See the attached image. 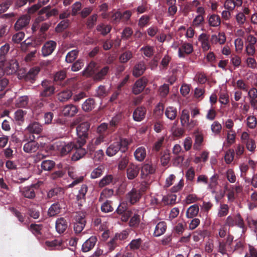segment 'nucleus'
Returning a JSON list of instances; mask_svg holds the SVG:
<instances>
[{
    "instance_id": "f257e3e1",
    "label": "nucleus",
    "mask_w": 257,
    "mask_h": 257,
    "mask_svg": "<svg viewBox=\"0 0 257 257\" xmlns=\"http://www.w3.org/2000/svg\"><path fill=\"white\" fill-rule=\"evenodd\" d=\"M41 89L40 92V97L43 100L44 98L52 96L55 91V87L53 82L49 80L45 79L41 82Z\"/></svg>"
},
{
    "instance_id": "f03ea898",
    "label": "nucleus",
    "mask_w": 257,
    "mask_h": 257,
    "mask_svg": "<svg viewBox=\"0 0 257 257\" xmlns=\"http://www.w3.org/2000/svg\"><path fill=\"white\" fill-rule=\"evenodd\" d=\"M180 122L182 126L190 131L196 126L198 122L196 119H192L190 118V114L188 110L183 109L180 115Z\"/></svg>"
},
{
    "instance_id": "7ed1b4c3",
    "label": "nucleus",
    "mask_w": 257,
    "mask_h": 257,
    "mask_svg": "<svg viewBox=\"0 0 257 257\" xmlns=\"http://www.w3.org/2000/svg\"><path fill=\"white\" fill-rule=\"evenodd\" d=\"M90 124L87 121L80 123L76 127V133L78 137L77 141H80L81 144H85L86 140L88 136Z\"/></svg>"
},
{
    "instance_id": "20e7f679",
    "label": "nucleus",
    "mask_w": 257,
    "mask_h": 257,
    "mask_svg": "<svg viewBox=\"0 0 257 257\" xmlns=\"http://www.w3.org/2000/svg\"><path fill=\"white\" fill-rule=\"evenodd\" d=\"M224 225L229 227L237 226L240 228H243L244 221L240 214H232L227 217Z\"/></svg>"
},
{
    "instance_id": "39448f33",
    "label": "nucleus",
    "mask_w": 257,
    "mask_h": 257,
    "mask_svg": "<svg viewBox=\"0 0 257 257\" xmlns=\"http://www.w3.org/2000/svg\"><path fill=\"white\" fill-rule=\"evenodd\" d=\"M196 12L197 15L193 19L191 26L194 28H200L205 22V9L203 7H198Z\"/></svg>"
},
{
    "instance_id": "423d86ee",
    "label": "nucleus",
    "mask_w": 257,
    "mask_h": 257,
    "mask_svg": "<svg viewBox=\"0 0 257 257\" xmlns=\"http://www.w3.org/2000/svg\"><path fill=\"white\" fill-rule=\"evenodd\" d=\"M25 138L27 140H29V141L24 145V151L27 153L35 152L38 149L39 145L38 143L35 141V136L30 135L29 136H28V135L26 134Z\"/></svg>"
},
{
    "instance_id": "0eeeda50",
    "label": "nucleus",
    "mask_w": 257,
    "mask_h": 257,
    "mask_svg": "<svg viewBox=\"0 0 257 257\" xmlns=\"http://www.w3.org/2000/svg\"><path fill=\"white\" fill-rule=\"evenodd\" d=\"M59 13L58 10L57 9H53L51 10L50 6L43 8L39 12V16L38 18V20L39 21H44L52 16H56Z\"/></svg>"
},
{
    "instance_id": "6e6552de",
    "label": "nucleus",
    "mask_w": 257,
    "mask_h": 257,
    "mask_svg": "<svg viewBox=\"0 0 257 257\" xmlns=\"http://www.w3.org/2000/svg\"><path fill=\"white\" fill-rule=\"evenodd\" d=\"M250 13V10L248 7L243 6L241 11L237 12L235 15V19L237 25L239 27H242L247 21L245 15H248Z\"/></svg>"
},
{
    "instance_id": "1a4fd4ad",
    "label": "nucleus",
    "mask_w": 257,
    "mask_h": 257,
    "mask_svg": "<svg viewBox=\"0 0 257 257\" xmlns=\"http://www.w3.org/2000/svg\"><path fill=\"white\" fill-rule=\"evenodd\" d=\"M43 131L42 125L36 121H31L25 129L26 134L28 136L34 135V134L39 135Z\"/></svg>"
},
{
    "instance_id": "9d476101",
    "label": "nucleus",
    "mask_w": 257,
    "mask_h": 257,
    "mask_svg": "<svg viewBox=\"0 0 257 257\" xmlns=\"http://www.w3.org/2000/svg\"><path fill=\"white\" fill-rule=\"evenodd\" d=\"M84 145L85 144H81L80 141H76L73 149L75 152L72 156V160L73 161H76L80 160L86 154V150L83 148Z\"/></svg>"
},
{
    "instance_id": "9b49d317",
    "label": "nucleus",
    "mask_w": 257,
    "mask_h": 257,
    "mask_svg": "<svg viewBox=\"0 0 257 257\" xmlns=\"http://www.w3.org/2000/svg\"><path fill=\"white\" fill-rule=\"evenodd\" d=\"M66 204L62 200L53 203L48 209V214L49 216H54L60 213L61 210L65 209Z\"/></svg>"
},
{
    "instance_id": "f8f14e48",
    "label": "nucleus",
    "mask_w": 257,
    "mask_h": 257,
    "mask_svg": "<svg viewBox=\"0 0 257 257\" xmlns=\"http://www.w3.org/2000/svg\"><path fill=\"white\" fill-rule=\"evenodd\" d=\"M57 43L55 41L50 40L47 41L41 49L42 54L44 57L50 55L56 49Z\"/></svg>"
},
{
    "instance_id": "ddd939ff",
    "label": "nucleus",
    "mask_w": 257,
    "mask_h": 257,
    "mask_svg": "<svg viewBox=\"0 0 257 257\" xmlns=\"http://www.w3.org/2000/svg\"><path fill=\"white\" fill-rule=\"evenodd\" d=\"M193 51V46L191 43L182 42L178 50V56L185 57L186 55L190 54Z\"/></svg>"
},
{
    "instance_id": "4468645a",
    "label": "nucleus",
    "mask_w": 257,
    "mask_h": 257,
    "mask_svg": "<svg viewBox=\"0 0 257 257\" xmlns=\"http://www.w3.org/2000/svg\"><path fill=\"white\" fill-rule=\"evenodd\" d=\"M30 19V17L27 15L21 17L15 24V29L16 31H19L25 28L29 24Z\"/></svg>"
},
{
    "instance_id": "2eb2a0df",
    "label": "nucleus",
    "mask_w": 257,
    "mask_h": 257,
    "mask_svg": "<svg viewBox=\"0 0 257 257\" xmlns=\"http://www.w3.org/2000/svg\"><path fill=\"white\" fill-rule=\"evenodd\" d=\"M37 184H32L30 186H27L23 188L21 190V192L25 197L32 199L35 197L36 194L34 189L37 188Z\"/></svg>"
},
{
    "instance_id": "dca6fc26",
    "label": "nucleus",
    "mask_w": 257,
    "mask_h": 257,
    "mask_svg": "<svg viewBox=\"0 0 257 257\" xmlns=\"http://www.w3.org/2000/svg\"><path fill=\"white\" fill-rule=\"evenodd\" d=\"M97 70L98 66L97 64L93 61H91L82 71V75L87 77L94 76Z\"/></svg>"
},
{
    "instance_id": "f3484780",
    "label": "nucleus",
    "mask_w": 257,
    "mask_h": 257,
    "mask_svg": "<svg viewBox=\"0 0 257 257\" xmlns=\"http://www.w3.org/2000/svg\"><path fill=\"white\" fill-rule=\"evenodd\" d=\"M209 35L206 33H202L198 37V41L201 44V47L204 51H207L210 49L209 42Z\"/></svg>"
},
{
    "instance_id": "a211bd4d",
    "label": "nucleus",
    "mask_w": 257,
    "mask_h": 257,
    "mask_svg": "<svg viewBox=\"0 0 257 257\" xmlns=\"http://www.w3.org/2000/svg\"><path fill=\"white\" fill-rule=\"evenodd\" d=\"M78 111L77 106L71 104L66 105L64 107L62 113L64 116L72 117L78 112Z\"/></svg>"
},
{
    "instance_id": "6ab92c4d",
    "label": "nucleus",
    "mask_w": 257,
    "mask_h": 257,
    "mask_svg": "<svg viewBox=\"0 0 257 257\" xmlns=\"http://www.w3.org/2000/svg\"><path fill=\"white\" fill-rule=\"evenodd\" d=\"M147 83V79L142 78L138 80L134 84L133 87V92L135 94L140 93L145 88Z\"/></svg>"
},
{
    "instance_id": "aec40b11",
    "label": "nucleus",
    "mask_w": 257,
    "mask_h": 257,
    "mask_svg": "<svg viewBox=\"0 0 257 257\" xmlns=\"http://www.w3.org/2000/svg\"><path fill=\"white\" fill-rule=\"evenodd\" d=\"M5 73L7 75H11L17 72L19 68L18 63L16 61L12 60L10 63L3 66Z\"/></svg>"
},
{
    "instance_id": "412c9836",
    "label": "nucleus",
    "mask_w": 257,
    "mask_h": 257,
    "mask_svg": "<svg viewBox=\"0 0 257 257\" xmlns=\"http://www.w3.org/2000/svg\"><path fill=\"white\" fill-rule=\"evenodd\" d=\"M68 227V222L63 217L58 218L55 223L56 231L59 233H64Z\"/></svg>"
},
{
    "instance_id": "4be33fe9",
    "label": "nucleus",
    "mask_w": 257,
    "mask_h": 257,
    "mask_svg": "<svg viewBox=\"0 0 257 257\" xmlns=\"http://www.w3.org/2000/svg\"><path fill=\"white\" fill-rule=\"evenodd\" d=\"M97 241L96 236H92L86 240L82 244V251L86 252L92 249Z\"/></svg>"
},
{
    "instance_id": "5701e85b",
    "label": "nucleus",
    "mask_w": 257,
    "mask_h": 257,
    "mask_svg": "<svg viewBox=\"0 0 257 257\" xmlns=\"http://www.w3.org/2000/svg\"><path fill=\"white\" fill-rule=\"evenodd\" d=\"M141 197L140 190L133 189L127 194V198L131 204H134L138 202Z\"/></svg>"
},
{
    "instance_id": "b1692460",
    "label": "nucleus",
    "mask_w": 257,
    "mask_h": 257,
    "mask_svg": "<svg viewBox=\"0 0 257 257\" xmlns=\"http://www.w3.org/2000/svg\"><path fill=\"white\" fill-rule=\"evenodd\" d=\"M146 109L145 107H137L134 111L133 118L135 121H141L145 117Z\"/></svg>"
},
{
    "instance_id": "393cba45",
    "label": "nucleus",
    "mask_w": 257,
    "mask_h": 257,
    "mask_svg": "<svg viewBox=\"0 0 257 257\" xmlns=\"http://www.w3.org/2000/svg\"><path fill=\"white\" fill-rule=\"evenodd\" d=\"M208 25L211 27H218L221 24V18L216 14H210L207 16Z\"/></svg>"
},
{
    "instance_id": "a878e982",
    "label": "nucleus",
    "mask_w": 257,
    "mask_h": 257,
    "mask_svg": "<svg viewBox=\"0 0 257 257\" xmlns=\"http://www.w3.org/2000/svg\"><path fill=\"white\" fill-rule=\"evenodd\" d=\"M146 69L145 62H139L135 65L133 70V75L136 77H138L144 73Z\"/></svg>"
},
{
    "instance_id": "bb28decb",
    "label": "nucleus",
    "mask_w": 257,
    "mask_h": 257,
    "mask_svg": "<svg viewBox=\"0 0 257 257\" xmlns=\"http://www.w3.org/2000/svg\"><path fill=\"white\" fill-rule=\"evenodd\" d=\"M76 141L68 142L60 146L59 149L60 154L62 156H64L69 153L71 151H73L74 147Z\"/></svg>"
},
{
    "instance_id": "cd10ccee",
    "label": "nucleus",
    "mask_w": 257,
    "mask_h": 257,
    "mask_svg": "<svg viewBox=\"0 0 257 257\" xmlns=\"http://www.w3.org/2000/svg\"><path fill=\"white\" fill-rule=\"evenodd\" d=\"M88 191L87 186L83 184L79 191V193L77 195V200L79 206H82L83 203L85 202V195Z\"/></svg>"
},
{
    "instance_id": "c85d7f7f",
    "label": "nucleus",
    "mask_w": 257,
    "mask_h": 257,
    "mask_svg": "<svg viewBox=\"0 0 257 257\" xmlns=\"http://www.w3.org/2000/svg\"><path fill=\"white\" fill-rule=\"evenodd\" d=\"M139 167L133 164H130L127 169V177L128 179L132 180L136 178L139 172Z\"/></svg>"
},
{
    "instance_id": "c756f323",
    "label": "nucleus",
    "mask_w": 257,
    "mask_h": 257,
    "mask_svg": "<svg viewBox=\"0 0 257 257\" xmlns=\"http://www.w3.org/2000/svg\"><path fill=\"white\" fill-rule=\"evenodd\" d=\"M72 96V91L70 89H66L58 93L57 97L60 102H63L68 101Z\"/></svg>"
},
{
    "instance_id": "7c9ffc66",
    "label": "nucleus",
    "mask_w": 257,
    "mask_h": 257,
    "mask_svg": "<svg viewBox=\"0 0 257 257\" xmlns=\"http://www.w3.org/2000/svg\"><path fill=\"white\" fill-rule=\"evenodd\" d=\"M128 143L126 139H119V141L115 143V146H113V152H117L120 150L121 152H125Z\"/></svg>"
},
{
    "instance_id": "2f4dec72",
    "label": "nucleus",
    "mask_w": 257,
    "mask_h": 257,
    "mask_svg": "<svg viewBox=\"0 0 257 257\" xmlns=\"http://www.w3.org/2000/svg\"><path fill=\"white\" fill-rule=\"evenodd\" d=\"M95 102L93 98H89L82 104V109L85 112H89L95 108Z\"/></svg>"
},
{
    "instance_id": "473e14b6",
    "label": "nucleus",
    "mask_w": 257,
    "mask_h": 257,
    "mask_svg": "<svg viewBox=\"0 0 257 257\" xmlns=\"http://www.w3.org/2000/svg\"><path fill=\"white\" fill-rule=\"evenodd\" d=\"M167 229V225L165 222L161 221L157 224L154 232V235L156 237L163 234Z\"/></svg>"
},
{
    "instance_id": "72a5a7b5",
    "label": "nucleus",
    "mask_w": 257,
    "mask_h": 257,
    "mask_svg": "<svg viewBox=\"0 0 257 257\" xmlns=\"http://www.w3.org/2000/svg\"><path fill=\"white\" fill-rule=\"evenodd\" d=\"M147 155L146 150L144 147H139L134 152L136 160L139 162L143 161Z\"/></svg>"
},
{
    "instance_id": "f704fd0d",
    "label": "nucleus",
    "mask_w": 257,
    "mask_h": 257,
    "mask_svg": "<svg viewBox=\"0 0 257 257\" xmlns=\"http://www.w3.org/2000/svg\"><path fill=\"white\" fill-rule=\"evenodd\" d=\"M226 41V36L224 33H219L218 35H212L211 37L212 44H223Z\"/></svg>"
},
{
    "instance_id": "c9c22d12",
    "label": "nucleus",
    "mask_w": 257,
    "mask_h": 257,
    "mask_svg": "<svg viewBox=\"0 0 257 257\" xmlns=\"http://www.w3.org/2000/svg\"><path fill=\"white\" fill-rule=\"evenodd\" d=\"M199 211V206L197 204H193L187 209L186 216L188 218H193L197 215Z\"/></svg>"
},
{
    "instance_id": "e433bc0d",
    "label": "nucleus",
    "mask_w": 257,
    "mask_h": 257,
    "mask_svg": "<svg viewBox=\"0 0 257 257\" xmlns=\"http://www.w3.org/2000/svg\"><path fill=\"white\" fill-rule=\"evenodd\" d=\"M42 224L32 223L28 227V229L35 236L39 238L42 235Z\"/></svg>"
},
{
    "instance_id": "4c0bfd02",
    "label": "nucleus",
    "mask_w": 257,
    "mask_h": 257,
    "mask_svg": "<svg viewBox=\"0 0 257 257\" xmlns=\"http://www.w3.org/2000/svg\"><path fill=\"white\" fill-rule=\"evenodd\" d=\"M64 194L63 189L61 187H55L51 189L47 193V197L48 198L50 199L56 196Z\"/></svg>"
},
{
    "instance_id": "58836bf2",
    "label": "nucleus",
    "mask_w": 257,
    "mask_h": 257,
    "mask_svg": "<svg viewBox=\"0 0 257 257\" xmlns=\"http://www.w3.org/2000/svg\"><path fill=\"white\" fill-rule=\"evenodd\" d=\"M176 195L171 194L164 196L162 201L165 205H173L176 203Z\"/></svg>"
},
{
    "instance_id": "ea45409f",
    "label": "nucleus",
    "mask_w": 257,
    "mask_h": 257,
    "mask_svg": "<svg viewBox=\"0 0 257 257\" xmlns=\"http://www.w3.org/2000/svg\"><path fill=\"white\" fill-rule=\"evenodd\" d=\"M39 72V69L38 68L31 69L29 72L26 75V80L30 81L31 83H34L36 77Z\"/></svg>"
},
{
    "instance_id": "a19ab883",
    "label": "nucleus",
    "mask_w": 257,
    "mask_h": 257,
    "mask_svg": "<svg viewBox=\"0 0 257 257\" xmlns=\"http://www.w3.org/2000/svg\"><path fill=\"white\" fill-rule=\"evenodd\" d=\"M165 114L168 118L170 120H174L177 116V111L176 108L173 106H169L166 108Z\"/></svg>"
},
{
    "instance_id": "79ce46f5",
    "label": "nucleus",
    "mask_w": 257,
    "mask_h": 257,
    "mask_svg": "<svg viewBox=\"0 0 257 257\" xmlns=\"http://www.w3.org/2000/svg\"><path fill=\"white\" fill-rule=\"evenodd\" d=\"M236 133L234 130L227 131L226 133V142L228 147L235 143Z\"/></svg>"
},
{
    "instance_id": "37998d69",
    "label": "nucleus",
    "mask_w": 257,
    "mask_h": 257,
    "mask_svg": "<svg viewBox=\"0 0 257 257\" xmlns=\"http://www.w3.org/2000/svg\"><path fill=\"white\" fill-rule=\"evenodd\" d=\"M29 97L27 95L19 97L16 100V106L18 107H26L29 102Z\"/></svg>"
},
{
    "instance_id": "c03bdc74",
    "label": "nucleus",
    "mask_w": 257,
    "mask_h": 257,
    "mask_svg": "<svg viewBox=\"0 0 257 257\" xmlns=\"http://www.w3.org/2000/svg\"><path fill=\"white\" fill-rule=\"evenodd\" d=\"M109 70V67L108 66L104 67L102 69L98 71L97 70V72L95 73V75L93 76V78L95 80H100L103 79L105 76L107 74Z\"/></svg>"
},
{
    "instance_id": "a18cd8bd",
    "label": "nucleus",
    "mask_w": 257,
    "mask_h": 257,
    "mask_svg": "<svg viewBox=\"0 0 257 257\" xmlns=\"http://www.w3.org/2000/svg\"><path fill=\"white\" fill-rule=\"evenodd\" d=\"M231 248L227 243H225L224 241H219L218 245L217 247V250L222 255L226 254L228 250Z\"/></svg>"
},
{
    "instance_id": "49530a36",
    "label": "nucleus",
    "mask_w": 257,
    "mask_h": 257,
    "mask_svg": "<svg viewBox=\"0 0 257 257\" xmlns=\"http://www.w3.org/2000/svg\"><path fill=\"white\" fill-rule=\"evenodd\" d=\"M245 43V46H246L255 48V45L257 43V38L253 35H248L246 36Z\"/></svg>"
},
{
    "instance_id": "de8ad7c7",
    "label": "nucleus",
    "mask_w": 257,
    "mask_h": 257,
    "mask_svg": "<svg viewBox=\"0 0 257 257\" xmlns=\"http://www.w3.org/2000/svg\"><path fill=\"white\" fill-rule=\"evenodd\" d=\"M55 166V163L52 160H44L41 163V168L45 171H51Z\"/></svg>"
},
{
    "instance_id": "09e8293b",
    "label": "nucleus",
    "mask_w": 257,
    "mask_h": 257,
    "mask_svg": "<svg viewBox=\"0 0 257 257\" xmlns=\"http://www.w3.org/2000/svg\"><path fill=\"white\" fill-rule=\"evenodd\" d=\"M62 242L60 239H54L52 241H46L45 242L46 245L52 249H60Z\"/></svg>"
},
{
    "instance_id": "8fccbe9b",
    "label": "nucleus",
    "mask_w": 257,
    "mask_h": 257,
    "mask_svg": "<svg viewBox=\"0 0 257 257\" xmlns=\"http://www.w3.org/2000/svg\"><path fill=\"white\" fill-rule=\"evenodd\" d=\"M225 177L230 183H234L236 181V176L235 172L232 169H228L225 172Z\"/></svg>"
},
{
    "instance_id": "3c124183",
    "label": "nucleus",
    "mask_w": 257,
    "mask_h": 257,
    "mask_svg": "<svg viewBox=\"0 0 257 257\" xmlns=\"http://www.w3.org/2000/svg\"><path fill=\"white\" fill-rule=\"evenodd\" d=\"M70 23V21L68 19L61 21L55 28V31L57 33H60L67 29Z\"/></svg>"
},
{
    "instance_id": "603ef678",
    "label": "nucleus",
    "mask_w": 257,
    "mask_h": 257,
    "mask_svg": "<svg viewBox=\"0 0 257 257\" xmlns=\"http://www.w3.org/2000/svg\"><path fill=\"white\" fill-rule=\"evenodd\" d=\"M93 224L95 227H97V229L102 231L108 228V225L106 222L101 223V220L100 218H95L93 221Z\"/></svg>"
},
{
    "instance_id": "864d4df0",
    "label": "nucleus",
    "mask_w": 257,
    "mask_h": 257,
    "mask_svg": "<svg viewBox=\"0 0 257 257\" xmlns=\"http://www.w3.org/2000/svg\"><path fill=\"white\" fill-rule=\"evenodd\" d=\"M10 45L8 43L0 48V62H3L6 59V56L10 50Z\"/></svg>"
},
{
    "instance_id": "5fc2aeb1",
    "label": "nucleus",
    "mask_w": 257,
    "mask_h": 257,
    "mask_svg": "<svg viewBox=\"0 0 257 257\" xmlns=\"http://www.w3.org/2000/svg\"><path fill=\"white\" fill-rule=\"evenodd\" d=\"M142 243V239L141 238H139L133 239L128 244V246L131 250H135L139 249Z\"/></svg>"
},
{
    "instance_id": "6e6d98bb",
    "label": "nucleus",
    "mask_w": 257,
    "mask_h": 257,
    "mask_svg": "<svg viewBox=\"0 0 257 257\" xmlns=\"http://www.w3.org/2000/svg\"><path fill=\"white\" fill-rule=\"evenodd\" d=\"M78 52V50L75 49L68 53L66 56V61L68 63L73 62L77 58Z\"/></svg>"
},
{
    "instance_id": "4d7b16f0",
    "label": "nucleus",
    "mask_w": 257,
    "mask_h": 257,
    "mask_svg": "<svg viewBox=\"0 0 257 257\" xmlns=\"http://www.w3.org/2000/svg\"><path fill=\"white\" fill-rule=\"evenodd\" d=\"M155 171V168L152 164H145L142 167V173L145 175L153 174Z\"/></svg>"
},
{
    "instance_id": "13d9d810",
    "label": "nucleus",
    "mask_w": 257,
    "mask_h": 257,
    "mask_svg": "<svg viewBox=\"0 0 257 257\" xmlns=\"http://www.w3.org/2000/svg\"><path fill=\"white\" fill-rule=\"evenodd\" d=\"M228 211L229 207L227 204H220L218 209L217 215L219 217H224L228 214Z\"/></svg>"
},
{
    "instance_id": "bf43d9fd",
    "label": "nucleus",
    "mask_w": 257,
    "mask_h": 257,
    "mask_svg": "<svg viewBox=\"0 0 257 257\" xmlns=\"http://www.w3.org/2000/svg\"><path fill=\"white\" fill-rule=\"evenodd\" d=\"M222 125L218 121H214L211 125V130L212 132L215 135H219L222 130Z\"/></svg>"
},
{
    "instance_id": "052dcab7",
    "label": "nucleus",
    "mask_w": 257,
    "mask_h": 257,
    "mask_svg": "<svg viewBox=\"0 0 257 257\" xmlns=\"http://www.w3.org/2000/svg\"><path fill=\"white\" fill-rule=\"evenodd\" d=\"M170 161V153L168 151L163 152L160 158L161 165L163 166H167Z\"/></svg>"
},
{
    "instance_id": "680f3d73",
    "label": "nucleus",
    "mask_w": 257,
    "mask_h": 257,
    "mask_svg": "<svg viewBox=\"0 0 257 257\" xmlns=\"http://www.w3.org/2000/svg\"><path fill=\"white\" fill-rule=\"evenodd\" d=\"M234 151L233 149H229L224 155V160L226 164H230L233 160Z\"/></svg>"
},
{
    "instance_id": "e2e57ef3",
    "label": "nucleus",
    "mask_w": 257,
    "mask_h": 257,
    "mask_svg": "<svg viewBox=\"0 0 257 257\" xmlns=\"http://www.w3.org/2000/svg\"><path fill=\"white\" fill-rule=\"evenodd\" d=\"M140 50L143 52L144 55L147 57H152L154 52V47L148 45L142 47Z\"/></svg>"
},
{
    "instance_id": "0e129e2a",
    "label": "nucleus",
    "mask_w": 257,
    "mask_h": 257,
    "mask_svg": "<svg viewBox=\"0 0 257 257\" xmlns=\"http://www.w3.org/2000/svg\"><path fill=\"white\" fill-rule=\"evenodd\" d=\"M247 125L250 128H254L257 124L256 118L253 115H249L246 118Z\"/></svg>"
},
{
    "instance_id": "69168bd1",
    "label": "nucleus",
    "mask_w": 257,
    "mask_h": 257,
    "mask_svg": "<svg viewBox=\"0 0 257 257\" xmlns=\"http://www.w3.org/2000/svg\"><path fill=\"white\" fill-rule=\"evenodd\" d=\"M87 97L86 93L84 91H80L77 94H74L72 96V99L75 103H79L82 99Z\"/></svg>"
},
{
    "instance_id": "338daca9",
    "label": "nucleus",
    "mask_w": 257,
    "mask_h": 257,
    "mask_svg": "<svg viewBox=\"0 0 257 257\" xmlns=\"http://www.w3.org/2000/svg\"><path fill=\"white\" fill-rule=\"evenodd\" d=\"M96 30L101 32L103 35L107 34L111 30V27L104 24H100L97 26Z\"/></svg>"
},
{
    "instance_id": "774afa93",
    "label": "nucleus",
    "mask_w": 257,
    "mask_h": 257,
    "mask_svg": "<svg viewBox=\"0 0 257 257\" xmlns=\"http://www.w3.org/2000/svg\"><path fill=\"white\" fill-rule=\"evenodd\" d=\"M97 19V15L93 14L91 17L88 18L86 22L87 28L89 29H91L95 24Z\"/></svg>"
}]
</instances>
